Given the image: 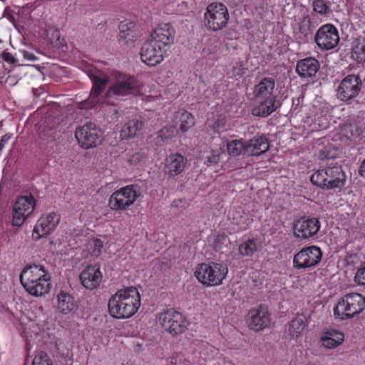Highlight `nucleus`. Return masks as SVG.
Returning a JSON list of instances; mask_svg holds the SVG:
<instances>
[{
	"instance_id": "1",
	"label": "nucleus",
	"mask_w": 365,
	"mask_h": 365,
	"mask_svg": "<svg viewBox=\"0 0 365 365\" xmlns=\"http://www.w3.org/2000/svg\"><path fill=\"white\" fill-rule=\"evenodd\" d=\"M140 306V296L137 288L128 287L120 289L108 301L110 315L116 319H128L133 316Z\"/></svg>"
},
{
	"instance_id": "2",
	"label": "nucleus",
	"mask_w": 365,
	"mask_h": 365,
	"mask_svg": "<svg viewBox=\"0 0 365 365\" xmlns=\"http://www.w3.org/2000/svg\"><path fill=\"white\" fill-rule=\"evenodd\" d=\"M228 272L227 266L222 263L208 262L197 265L195 276L207 287L218 286L222 283Z\"/></svg>"
},
{
	"instance_id": "3",
	"label": "nucleus",
	"mask_w": 365,
	"mask_h": 365,
	"mask_svg": "<svg viewBox=\"0 0 365 365\" xmlns=\"http://www.w3.org/2000/svg\"><path fill=\"white\" fill-rule=\"evenodd\" d=\"M365 309V297L359 293H350L341 298L334 307L336 318L344 320L353 318Z\"/></svg>"
},
{
	"instance_id": "4",
	"label": "nucleus",
	"mask_w": 365,
	"mask_h": 365,
	"mask_svg": "<svg viewBox=\"0 0 365 365\" xmlns=\"http://www.w3.org/2000/svg\"><path fill=\"white\" fill-rule=\"evenodd\" d=\"M310 180L322 189L329 190L342 187L346 177L341 167L334 166L318 170L311 176Z\"/></svg>"
},
{
	"instance_id": "5",
	"label": "nucleus",
	"mask_w": 365,
	"mask_h": 365,
	"mask_svg": "<svg viewBox=\"0 0 365 365\" xmlns=\"http://www.w3.org/2000/svg\"><path fill=\"white\" fill-rule=\"evenodd\" d=\"M230 19L227 6L220 2H212L207 5L204 14L205 27L211 31L222 30Z\"/></svg>"
},
{
	"instance_id": "6",
	"label": "nucleus",
	"mask_w": 365,
	"mask_h": 365,
	"mask_svg": "<svg viewBox=\"0 0 365 365\" xmlns=\"http://www.w3.org/2000/svg\"><path fill=\"white\" fill-rule=\"evenodd\" d=\"M141 194L140 187L129 185L115 191L110 197L108 205L111 210L120 211L133 205Z\"/></svg>"
},
{
	"instance_id": "7",
	"label": "nucleus",
	"mask_w": 365,
	"mask_h": 365,
	"mask_svg": "<svg viewBox=\"0 0 365 365\" xmlns=\"http://www.w3.org/2000/svg\"><path fill=\"white\" fill-rule=\"evenodd\" d=\"M140 92L139 83L133 76L118 73L115 76V82L106 91V97L136 95Z\"/></svg>"
},
{
	"instance_id": "8",
	"label": "nucleus",
	"mask_w": 365,
	"mask_h": 365,
	"mask_svg": "<svg viewBox=\"0 0 365 365\" xmlns=\"http://www.w3.org/2000/svg\"><path fill=\"white\" fill-rule=\"evenodd\" d=\"M78 144L85 149L96 147L101 143L103 134L94 123L87 122L78 127L75 133Z\"/></svg>"
},
{
	"instance_id": "9",
	"label": "nucleus",
	"mask_w": 365,
	"mask_h": 365,
	"mask_svg": "<svg viewBox=\"0 0 365 365\" xmlns=\"http://www.w3.org/2000/svg\"><path fill=\"white\" fill-rule=\"evenodd\" d=\"M159 322L163 329L173 336L183 333L188 326L185 317L181 313L172 309L160 314Z\"/></svg>"
},
{
	"instance_id": "10",
	"label": "nucleus",
	"mask_w": 365,
	"mask_h": 365,
	"mask_svg": "<svg viewBox=\"0 0 365 365\" xmlns=\"http://www.w3.org/2000/svg\"><path fill=\"white\" fill-rule=\"evenodd\" d=\"M362 82L358 75H348L340 83L336 90L337 98L351 104L361 90Z\"/></svg>"
},
{
	"instance_id": "11",
	"label": "nucleus",
	"mask_w": 365,
	"mask_h": 365,
	"mask_svg": "<svg viewBox=\"0 0 365 365\" xmlns=\"http://www.w3.org/2000/svg\"><path fill=\"white\" fill-rule=\"evenodd\" d=\"M322 252L319 247L312 245L302 248L294 255V267L297 269H307L315 267L322 260Z\"/></svg>"
},
{
	"instance_id": "12",
	"label": "nucleus",
	"mask_w": 365,
	"mask_h": 365,
	"mask_svg": "<svg viewBox=\"0 0 365 365\" xmlns=\"http://www.w3.org/2000/svg\"><path fill=\"white\" fill-rule=\"evenodd\" d=\"M314 40L322 51L333 49L339 41L338 30L333 24H326L317 30Z\"/></svg>"
},
{
	"instance_id": "13",
	"label": "nucleus",
	"mask_w": 365,
	"mask_h": 365,
	"mask_svg": "<svg viewBox=\"0 0 365 365\" xmlns=\"http://www.w3.org/2000/svg\"><path fill=\"white\" fill-rule=\"evenodd\" d=\"M36 200L31 195L19 197L14 205L12 212V225L20 227L25 220L32 213L36 205Z\"/></svg>"
},
{
	"instance_id": "14",
	"label": "nucleus",
	"mask_w": 365,
	"mask_h": 365,
	"mask_svg": "<svg viewBox=\"0 0 365 365\" xmlns=\"http://www.w3.org/2000/svg\"><path fill=\"white\" fill-rule=\"evenodd\" d=\"M321 227L318 218L302 217L293 222V235L296 238L309 239L316 235Z\"/></svg>"
},
{
	"instance_id": "15",
	"label": "nucleus",
	"mask_w": 365,
	"mask_h": 365,
	"mask_svg": "<svg viewBox=\"0 0 365 365\" xmlns=\"http://www.w3.org/2000/svg\"><path fill=\"white\" fill-rule=\"evenodd\" d=\"M271 317L267 307L260 305L252 309L247 314V323L250 329L260 331L269 327Z\"/></svg>"
},
{
	"instance_id": "16",
	"label": "nucleus",
	"mask_w": 365,
	"mask_h": 365,
	"mask_svg": "<svg viewBox=\"0 0 365 365\" xmlns=\"http://www.w3.org/2000/svg\"><path fill=\"white\" fill-rule=\"evenodd\" d=\"M165 51L160 46L148 38L141 46L140 58L148 66H155L163 61Z\"/></svg>"
},
{
	"instance_id": "17",
	"label": "nucleus",
	"mask_w": 365,
	"mask_h": 365,
	"mask_svg": "<svg viewBox=\"0 0 365 365\" xmlns=\"http://www.w3.org/2000/svg\"><path fill=\"white\" fill-rule=\"evenodd\" d=\"M148 38L167 51L175 42V30L170 24H161L153 31Z\"/></svg>"
},
{
	"instance_id": "18",
	"label": "nucleus",
	"mask_w": 365,
	"mask_h": 365,
	"mask_svg": "<svg viewBox=\"0 0 365 365\" xmlns=\"http://www.w3.org/2000/svg\"><path fill=\"white\" fill-rule=\"evenodd\" d=\"M89 78L93 84L90 92L89 100L93 106H96L100 103L99 97L108 83L109 78L105 72L99 70L91 71Z\"/></svg>"
},
{
	"instance_id": "19",
	"label": "nucleus",
	"mask_w": 365,
	"mask_h": 365,
	"mask_svg": "<svg viewBox=\"0 0 365 365\" xmlns=\"http://www.w3.org/2000/svg\"><path fill=\"white\" fill-rule=\"evenodd\" d=\"M60 222V215L51 212L46 217H41L34 228L33 235L39 239L46 237L55 230Z\"/></svg>"
},
{
	"instance_id": "20",
	"label": "nucleus",
	"mask_w": 365,
	"mask_h": 365,
	"mask_svg": "<svg viewBox=\"0 0 365 365\" xmlns=\"http://www.w3.org/2000/svg\"><path fill=\"white\" fill-rule=\"evenodd\" d=\"M44 277L51 279V274L43 264H29L24 267L20 274V282L24 285Z\"/></svg>"
},
{
	"instance_id": "21",
	"label": "nucleus",
	"mask_w": 365,
	"mask_h": 365,
	"mask_svg": "<svg viewBox=\"0 0 365 365\" xmlns=\"http://www.w3.org/2000/svg\"><path fill=\"white\" fill-rule=\"evenodd\" d=\"M103 274L98 264L87 266L80 274L82 285L88 289L98 287L102 282Z\"/></svg>"
},
{
	"instance_id": "22",
	"label": "nucleus",
	"mask_w": 365,
	"mask_h": 365,
	"mask_svg": "<svg viewBox=\"0 0 365 365\" xmlns=\"http://www.w3.org/2000/svg\"><path fill=\"white\" fill-rule=\"evenodd\" d=\"M256 101L257 105L252 108V114L262 118L269 115L282 106L280 101L274 96Z\"/></svg>"
},
{
	"instance_id": "23",
	"label": "nucleus",
	"mask_w": 365,
	"mask_h": 365,
	"mask_svg": "<svg viewBox=\"0 0 365 365\" xmlns=\"http://www.w3.org/2000/svg\"><path fill=\"white\" fill-rule=\"evenodd\" d=\"M320 68V63L314 57H307L297 62L296 73L304 78L314 77Z\"/></svg>"
},
{
	"instance_id": "24",
	"label": "nucleus",
	"mask_w": 365,
	"mask_h": 365,
	"mask_svg": "<svg viewBox=\"0 0 365 365\" xmlns=\"http://www.w3.org/2000/svg\"><path fill=\"white\" fill-rule=\"evenodd\" d=\"M245 143V152L248 156H259L269 149V141L264 135L255 136Z\"/></svg>"
},
{
	"instance_id": "25",
	"label": "nucleus",
	"mask_w": 365,
	"mask_h": 365,
	"mask_svg": "<svg viewBox=\"0 0 365 365\" xmlns=\"http://www.w3.org/2000/svg\"><path fill=\"white\" fill-rule=\"evenodd\" d=\"M275 88V80L272 77H265L255 86L253 94L255 99L272 96Z\"/></svg>"
},
{
	"instance_id": "26",
	"label": "nucleus",
	"mask_w": 365,
	"mask_h": 365,
	"mask_svg": "<svg viewBox=\"0 0 365 365\" xmlns=\"http://www.w3.org/2000/svg\"><path fill=\"white\" fill-rule=\"evenodd\" d=\"M143 128V122L141 118L135 116L130 118L125 122L120 130V138L122 140L133 138L135 137L139 131Z\"/></svg>"
},
{
	"instance_id": "27",
	"label": "nucleus",
	"mask_w": 365,
	"mask_h": 365,
	"mask_svg": "<svg viewBox=\"0 0 365 365\" xmlns=\"http://www.w3.org/2000/svg\"><path fill=\"white\" fill-rule=\"evenodd\" d=\"M22 286L31 295L40 297L49 292L51 286V279L44 277Z\"/></svg>"
},
{
	"instance_id": "28",
	"label": "nucleus",
	"mask_w": 365,
	"mask_h": 365,
	"mask_svg": "<svg viewBox=\"0 0 365 365\" xmlns=\"http://www.w3.org/2000/svg\"><path fill=\"white\" fill-rule=\"evenodd\" d=\"M187 163V159L179 153L170 155L166 160V172L171 175L181 173Z\"/></svg>"
},
{
	"instance_id": "29",
	"label": "nucleus",
	"mask_w": 365,
	"mask_h": 365,
	"mask_svg": "<svg viewBox=\"0 0 365 365\" xmlns=\"http://www.w3.org/2000/svg\"><path fill=\"white\" fill-rule=\"evenodd\" d=\"M307 326L306 318L304 315H297L287 324V332L289 336L294 338L300 336Z\"/></svg>"
},
{
	"instance_id": "30",
	"label": "nucleus",
	"mask_w": 365,
	"mask_h": 365,
	"mask_svg": "<svg viewBox=\"0 0 365 365\" xmlns=\"http://www.w3.org/2000/svg\"><path fill=\"white\" fill-rule=\"evenodd\" d=\"M314 26L309 16H304L299 23V36L301 42L307 43L312 38Z\"/></svg>"
},
{
	"instance_id": "31",
	"label": "nucleus",
	"mask_w": 365,
	"mask_h": 365,
	"mask_svg": "<svg viewBox=\"0 0 365 365\" xmlns=\"http://www.w3.org/2000/svg\"><path fill=\"white\" fill-rule=\"evenodd\" d=\"M58 309L63 314L74 311L76 308L74 299L69 294L61 292L58 295Z\"/></svg>"
},
{
	"instance_id": "32",
	"label": "nucleus",
	"mask_w": 365,
	"mask_h": 365,
	"mask_svg": "<svg viewBox=\"0 0 365 365\" xmlns=\"http://www.w3.org/2000/svg\"><path fill=\"white\" fill-rule=\"evenodd\" d=\"M260 247V242L257 239H248L242 242L238 252L242 257H252L256 253Z\"/></svg>"
},
{
	"instance_id": "33",
	"label": "nucleus",
	"mask_w": 365,
	"mask_h": 365,
	"mask_svg": "<svg viewBox=\"0 0 365 365\" xmlns=\"http://www.w3.org/2000/svg\"><path fill=\"white\" fill-rule=\"evenodd\" d=\"M177 118H179L180 126L179 130L182 133L187 132L191 127L195 125L193 115L185 110H181L178 113Z\"/></svg>"
},
{
	"instance_id": "34",
	"label": "nucleus",
	"mask_w": 365,
	"mask_h": 365,
	"mask_svg": "<svg viewBox=\"0 0 365 365\" xmlns=\"http://www.w3.org/2000/svg\"><path fill=\"white\" fill-rule=\"evenodd\" d=\"M135 24L132 21H123L119 25V36L120 38L128 41H133L135 38L134 34Z\"/></svg>"
},
{
	"instance_id": "35",
	"label": "nucleus",
	"mask_w": 365,
	"mask_h": 365,
	"mask_svg": "<svg viewBox=\"0 0 365 365\" xmlns=\"http://www.w3.org/2000/svg\"><path fill=\"white\" fill-rule=\"evenodd\" d=\"M246 143L242 140H233L227 144V150L230 155L237 157L246 155Z\"/></svg>"
},
{
	"instance_id": "36",
	"label": "nucleus",
	"mask_w": 365,
	"mask_h": 365,
	"mask_svg": "<svg viewBox=\"0 0 365 365\" xmlns=\"http://www.w3.org/2000/svg\"><path fill=\"white\" fill-rule=\"evenodd\" d=\"M61 130L58 129V126L54 125H49L46 122V125L43 127L42 130V138L46 140L48 142L55 141L59 138Z\"/></svg>"
},
{
	"instance_id": "37",
	"label": "nucleus",
	"mask_w": 365,
	"mask_h": 365,
	"mask_svg": "<svg viewBox=\"0 0 365 365\" xmlns=\"http://www.w3.org/2000/svg\"><path fill=\"white\" fill-rule=\"evenodd\" d=\"M175 130V127L165 126L156 133V145L161 146L163 143L173 138Z\"/></svg>"
},
{
	"instance_id": "38",
	"label": "nucleus",
	"mask_w": 365,
	"mask_h": 365,
	"mask_svg": "<svg viewBox=\"0 0 365 365\" xmlns=\"http://www.w3.org/2000/svg\"><path fill=\"white\" fill-rule=\"evenodd\" d=\"M351 58L358 63H365V41H359L353 47Z\"/></svg>"
},
{
	"instance_id": "39",
	"label": "nucleus",
	"mask_w": 365,
	"mask_h": 365,
	"mask_svg": "<svg viewBox=\"0 0 365 365\" xmlns=\"http://www.w3.org/2000/svg\"><path fill=\"white\" fill-rule=\"evenodd\" d=\"M313 11L320 15H327L331 12L329 1L326 0H314Z\"/></svg>"
},
{
	"instance_id": "40",
	"label": "nucleus",
	"mask_w": 365,
	"mask_h": 365,
	"mask_svg": "<svg viewBox=\"0 0 365 365\" xmlns=\"http://www.w3.org/2000/svg\"><path fill=\"white\" fill-rule=\"evenodd\" d=\"M323 345L328 348L332 349L338 346L339 344L342 343L344 341V334L342 333H339L336 334V339L332 336H325L322 339Z\"/></svg>"
},
{
	"instance_id": "41",
	"label": "nucleus",
	"mask_w": 365,
	"mask_h": 365,
	"mask_svg": "<svg viewBox=\"0 0 365 365\" xmlns=\"http://www.w3.org/2000/svg\"><path fill=\"white\" fill-rule=\"evenodd\" d=\"M32 365H52V362L46 352L40 351L35 356Z\"/></svg>"
},
{
	"instance_id": "42",
	"label": "nucleus",
	"mask_w": 365,
	"mask_h": 365,
	"mask_svg": "<svg viewBox=\"0 0 365 365\" xmlns=\"http://www.w3.org/2000/svg\"><path fill=\"white\" fill-rule=\"evenodd\" d=\"M47 36L51 40V43L55 44L56 46L61 45V34L58 29L49 28L47 31Z\"/></svg>"
},
{
	"instance_id": "43",
	"label": "nucleus",
	"mask_w": 365,
	"mask_h": 365,
	"mask_svg": "<svg viewBox=\"0 0 365 365\" xmlns=\"http://www.w3.org/2000/svg\"><path fill=\"white\" fill-rule=\"evenodd\" d=\"M91 255L95 257H98L102 252L103 247V242L100 239H94L90 243Z\"/></svg>"
},
{
	"instance_id": "44",
	"label": "nucleus",
	"mask_w": 365,
	"mask_h": 365,
	"mask_svg": "<svg viewBox=\"0 0 365 365\" xmlns=\"http://www.w3.org/2000/svg\"><path fill=\"white\" fill-rule=\"evenodd\" d=\"M227 240V236L225 233L218 234L213 242L214 250L215 251L221 250Z\"/></svg>"
},
{
	"instance_id": "45",
	"label": "nucleus",
	"mask_w": 365,
	"mask_h": 365,
	"mask_svg": "<svg viewBox=\"0 0 365 365\" xmlns=\"http://www.w3.org/2000/svg\"><path fill=\"white\" fill-rule=\"evenodd\" d=\"M354 281L361 285H365V261L361 264L356 272Z\"/></svg>"
},
{
	"instance_id": "46",
	"label": "nucleus",
	"mask_w": 365,
	"mask_h": 365,
	"mask_svg": "<svg viewBox=\"0 0 365 365\" xmlns=\"http://www.w3.org/2000/svg\"><path fill=\"white\" fill-rule=\"evenodd\" d=\"M220 159V155L218 153L213 152L211 155L207 157V160L205 161V164L207 165H216L219 163Z\"/></svg>"
},
{
	"instance_id": "47",
	"label": "nucleus",
	"mask_w": 365,
	"mask_h": 365,
	"mask_svg": "<svg viewBox=\"0 0 365 365\" xmlns=\"http://www.w3.org/2000/svg\"><path fill=\"white\" fill-rule=\"evenodd\" d=\"M0 56L4 61L11 64H14L17 61L16 58L11 53L5 51L1 53Z\"/></svg>"
},
{
	"instance_id": "48",
	"label": "nucleus",
	"mask_w": 365,
	"mask_h": 365,
	"mask_svg": "<svg viewBox=\"0 0 365 365\" xmlns=\"http://www.w3.org/2000/svg\"><path fill=\"white\" fill-rule=\"evenodd\" d=\"M144 158L143 154L140 153H136L134 155H133L129 159V162L130 164H137L139 162H140Z\"/></svg>"
},
{
	"instance_id": "49",
	"label": "nucleus",
	"mask_w": 365,
	"mask_h": 365,
	"mask_svg": "<svg viewBox=\"0 0 365 365\" xmlns=\"http://www.w3.org/2000/svg\"><path fill=\"white\" fill-rule=\"evenodd\" d=\"M23 56L25 59L30 61H35L38 59V58L32 53H30L27 51H23Z\"/></svg>"
},
{
	"instance_id": "50",
	"label": "nucleus",
	"mask_w": 365,
	"mask_h": 365,
	"mask_svg": "<svg viewBox=\"0 0 365 365\" xmlns=\"http://www.w3.org/2000/svg\"><path fill=\"white\" fill-rule=\"evenodd\" d=\"M11 133H6L2 136L0 143H2L3 146L7 143L10 139L12 138Z\"/></svg>"
},
{
	"instance_id": "51",
	"label": "nucleus",
	"mask_w": 365,
	"mask_h": 365,
	"mask_svg": "<svg viewBox=\"0 0 365 365\" xmlns=\"http://www.w3.org/2000/svg\"><path fill=\"white\" fill-rule=\"evenodd\" d=\"M359 172L362 177L365 178V159L362 161Z\"/></svg>"
},
{
	"instance_id": "52",
	"label": "nucleus",
	"mask_w": 365,
	"mask_h": 365,
	"mask_svg": "<svg viewBox=\"0 0 365 365\" xmlns=\"http://www.w3.org/2000/svg\"><path fill=\"white\" fill-rule=\"evenodd\" d=\"M3 145L2 143H0V152L1 151V150L3 149Z\"/></svg>"
},
{
	"instance_id": "53",
	"label": "nucleus",
	"mask_w": 365,
	"mask_h": 365,
	"mask_svg": "<svg viewBox=\"0 0 365 365\" xmlns=\"http://www.w3.org/2000/svg\"><path fill=\"white\" fill-rule=\"evenodd\" d=\"M326 157H327V158H334V156H333V155H326Z\"/></svg>"
},
{
	"instance_id": "54",
	"label": "nucleus",
	"mask_w": 365,
	"mask_h": 365,
	"mask_svg": "<svg viewBox=\"0 0 365 365\" xmlns=\"http://www.w3.org/2000/svg\"><path fill=\"white\" fill-rule=\"evenodd\" d=\"M0 43H1V40H0Z\"/></svg>"
}]
</instances>
